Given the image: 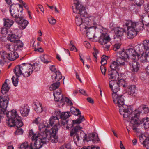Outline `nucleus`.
<instances>
[{"instance_id": "17", "label": "nucleus", "mask_w": 149, "mask_h": 149, "mask_svg": "<svg viewBox=\"0 0 149 149\" xmlns=\"http://www.w3.org/2000/svg\"><path fill=\"white\" fill-rule=\"evenodd\" d=\"M128 22L132 24V26L137 31L138 30H143L144 23L141 21L133 22L131 20H127Z\"/></svg>"}, {"instance_id": "51", "label": "nucleus", "mask_w": 149, "mask_h": 149, "mask_svg": "<svg viewBox=\"0 0 149 149\" xmlns=\"http://www.w3.org/2000/svg\"><path fill=\"white\" fill-rule=\"evenodd\" d=\"M144 0H134V3L139 7H141L143 4Z\"/></svg>"}, {"instance_id": "58", "label": "nucleus", "mask_w": 149, "mask_h": 149, "mask_svg": "<svg viewBox=\"0 0 149 149\" xmlns=\"http://www.w3.org/2000/svg\"><path fill=\"white\" fill-rule=\"evenodd\" d=\"M100 70L102 74H103L104 76H105L106 70V67L104 65L101 66H100Z\"/></svg>"}, {"instance_id": "48", "label": "nucleus", "mask_w": 149, "mask_h": 149, "mask_svg": "<svg viewBox=\"0 0 149 149\" xmlns=\"http://www.w3.org/2000/svg\"><path fill=\"white\" fill-rule=\"evenodd\" d=\"M29 147V146L28 143L26 142H24L20 145L19 149H27L28 148L30 149Z\"/></svg>"}, {"instance_id": "20", "label": "nucleus", "mask_w": 149, "mask_h": 149, "mask_svg": "<svg viewBox=\"0 0 149 149\" xmlns=\"http://www.w3.org/2000/svg\"><path fill=\"white\" fill-rule=\"evenodd\" d=\"M130 64L132 72L135 73L138 71L140 65L138 62L135 61H133L130 62Z\"/></svg>"}, {"instance_id": "19", "label": "nucleus", "mask_w": 149, "mask_h": 149, "mask_svg": "<svg viewBox=\"0 0 149 149\" xmlns=\"http://www.w3.org/2000/svg\"><path fill=\"white\" fill-rule=\"evenodd\" d=\"M110 40L108 34L102 33L100 36L99 42L101 44L104 45L107 44Z\"/></svg>"}, {"instance_id": "3", "label": "nucleus", "mask_w": 149, "mask_h": 149, "mask_svg": "<svg viewBox=\"0 0 149 149\" xmlns=\"http://www.w3.org/2000/svg\"><path fill=\"white\" fill-rule=\"evenodd\" d=\"M9 119L6 121V123L8 126L12 127L16 126L17 127H22L23 123L22 121L21 118L17 114V111L13 110L10 112H6V109L5 114Z\"/></svg>"}, {"instance_id": "32", "label": "nucleus", "mask_w": 149, "mask_h": 149, "mask_svg": "<svg viewBox=\"0 0 149 149\" xmlns=\"http://www.w3.org/2000/svg\"><path fill=\"white\" fill-rule=\"evenodd\" d=\"M136 88L134 85H130L128 86V93L132 96H134L136 94Z\"/></svg>"}, {"instance_id": "60", "label": "nucleus", "mask_w": 149, "mask_h": 149, "mask_svg": "<svg viewBox=\"0 0 149 149\" xmlns=\"http://www.w3.org/2000/svg\"><path fill=\"white\" fill-rule=\"evenodd\" d=\"M74 109H75V110L76 112H77V115H80L81 114V112L79 109L77 108H74V107L71 108V111L72 112V113L73 112V111H72V110H74Z\"/></svg>"}, {"instance_id": "38", "label": "nucleus", "mask_w": 149, "mask_h": 149, "mask_svg": "<svg viewBox=\"0 0 149 149\" xmlns=\"http://www.w3.org/2000/svg\"><path fill=\"white\" fill-rule=\"evenodd\" d=\"M116 62L117 63L118 65H124L125 64V62L126 61V60L124 58H123L120 56H118Z\"/></svg>"}, {"instance_id": "5", "label": "nucleus", "mask_w": 149, "mask_h": 149, "mask_svg": "<svg viewBox=\"0 0 149 149\" xmlns=\"http://www.w3.org/2000/svg\"><path fill=\"white\" fill-rule=\"evenodd\" d=\"M60 126L59 123L56 124L52 128V131L51 133L48 130L44 127V126L42 124H40L39 126V129L40 131H42L44 133H45L47 134V137L49 139V142L50 141L56 143L58 141L56 133Z\"/></svg>"}, {"instance_id": "53", "label": "nucleus", "mask_w": 149, "mask_h": 149, "mask_svg": "<svg viewBox=\"0 0 149 149\" xmlns=\"http://www.w3.org/2000/svg\"><path fill=\"white\" fill-rule=\"evenodd\" d=\"M81 134L79 133H75L74 135L72 136L74 137V141L75 142H77L79 141V136Z\"/></svg>"}, {"instance_id": "4", "label": "nucleus", "mask_w": 149, "mask_h": 149, "mask_svg": "<svg viewBox=\"0 0 149 149\" xmlns=\"http://www.w3.org/2000/svg\"><path fill=\"white\" fill-rule=\"evenodd\" d=\"M85 120L84 116L80 115L79 118L75 120H70V123H68L66 126L67 129L73 127L70 132V136H72L75 133L84 134V132L82 130V128L81 127L79 124Z\"/></svg>"}, {"instance_id": "44", "label": "nucleus", "mask_w": 149, "mask_h": 149, "mask_svg": "<svg viewBox=\"0 0 149 149\" xmlns=\"http://www.w3.org/2000/svg\"><path fill=\"white\" fill-rule=\"evenodd\" d=\"M143 10L145 13L149 15V2L145 3L143 5Z\"/></svg>"}, {"instance_id": "27", "label": "nucleus", "mask_w": 149, "mask_h": 149, "mask_svg": "<svg viewBox=\"0 0 149 149\" xmlns=\"http://www.w3.org/2000/svg\"><path fill=\"white\" fill-rule=\"evenodd\" d=\"M22 64L21 65H19L16 66L14 69V71L16 76L19 77L22 74L23 75V72L22 70Z\"/></svg>"}, {"instance_id": "23", "label": "nucleus", "mask_w": 149, "mask_h": 149, "mask_svg": "<svg viewBox=\"0 0 149 149\" xmlns=\"http://www.w3.org/2000/svg\"><path fill=\"white\" fill-rule=\"evenodd\" d=\"M35 106L34 109L36 112L38 113H41L43 111L45 112L47 110V108L43 107L40 103H38L35 104Z\"/></svg>"}, {"instance_id": "15", "label": "nucleus", "mask_w": 149, "mask_h": 149, "mask_svg": "<svg viewBox=\"0 0 149 149\" xmlns=\"http://www.w3.org/2000/svg\"><path fill=\"white\" fill-rule=\"evenodd\" d=\"M15 20L18 24L19 28L21 29H25L28 24V22L24 19L22 16H19L15 19Z\"/></svg>"}, {"instance_id": "13", "label": "nucleus", "mask_w": 149, "mask_h": 149, "mask_svg": "<svg viewBox=\"0 0 149 149\" xmlns=\"http://www.w3.org/2000/svg\"><path fill=\"white\" fill-rule=\"evenodd\" d=\"M22 70L23 72V76L27 77L30 76L33 71L32 65L28 63L22 64Z\"/></svg>"}, {"instance_id": "31", "label": "nucleus", "mask_w": 149, "mask_h": 149, "mask_svg": "<svg viewBox=\"0 0 149 149\" xmlns=\"http://www.w3.org/2000/svg\"><path fill=\"white\" fill-rule=\"evenodd\" d=\"M134 48L135 50L137 52H139V54L144 53L146 50L143 44L137 45Z\"/></svg>"}, {"instance_id": "35", "label": "nucleus", "mask_w": 149, "mask_h": 149, "mask_svg": "<svg viewBox=\"0 0 149 149\" xmlns=\"http://www.w3.org/2000/svg\"><path fill=\"white\" fill-rule=\"evenodd\" d=\"M14 43L15 44L14 47V50H17L18 49L22 48L23 46V44L22 42L18 39Z\"/></svg>"}, {"instance_id": "46", "label": "nucleus", "mask_w": 149, "mask_h": 149, "mask_svg": "<svg viewBox=\"0 0 149 149\" xmlns=\"http://www.w3.org/2000/svg\"><path fill=\"white\" fill-rule=\"evenodd\" d=\"M14 126L17 128L14 132L16 135H22L23 134L24 132L23 130L21 128H19L21 127H17L16 126Z\"/></svg>"}, {"instance_id": "33", "label": "nucleus", "mask_w": 149, "mask_h": 149, "mask_svg": "<svg viewBox=\"0 0 149 149\" xmlns=\"http://www.w3.org/2000/svg\"><path fill=\"white\" fill-rule=\"evenodd\" d=\"M5 80V82L3 84L1 90V92L3 94H4L8 92L10 88L8 87L6 81Z\"/></svg>"}, {"instance_id": "24", "label": "nucleus", "mask_w": 149, "mask_h": 149, "mask_svg": "<svg viewBox=\"0 0 149 149\" xmlns=\"http://www.w3.org/2000/svg\"><path fill=\"white\" fill-rule=\"evenodd\" d=\"M108 76L110 79L115 80L118 79L119 74L116 70H110L108 71Z\"/></svg>"}, {"instance_id": "11", "label": "nucleus", "mask_w": 149, "mask_h": 149, "mask_svg": "<svg viewBox=\"0 0 149 149\" xmlns=\"http://www.w3.org/2000/svg\"><path fill=\"white\" fill-rule=\"evenodd\" d=\"M18 5H19V7L21 8L20 12H22L23 10V7L20 4H13L10 6L9 11L11 15L13 17L15 18V19L19 16V10L18 9Z\"/></svg>"}, {"instance_id": "21", "label": "nucleus", "mask_w": 149, "mask_h": 149, "mask_svg": "<svg viewBox=\"0 0 149 149\" xmlns=\"http://www.w3.org/2000/svg\"><path fill=\"white\" fill-rule=\"evenodd\" d=\"M85 136L84 137L83 140L84 141H86L88 142L91 141H92L93 143H95L96 142H98L99 141V138L98 137V136L96 139L94 138L95 137V134L93 133H91L89 134L87 136H86V135L85 134Z\"/></svg>"}, {"instance_id": "64", "label": "nucleus", "mask_w": 149, "mask_h": 149, "mask_svg": "<svg viewBox=\"0 0 149 149\" xmlns=\"http://www.w3.org/2000/svg\"><path fill=\"white\" fill-rule=\"evenodd\" d=\"M86 149H100V148L99 147H95L93 146H88L86 147Z\"/></svg>"}, {"instance_id": "47", "label": "nucleus", "mask_w": 149, "mask_h": 149, "mask_svg": "<svg viewBox=\"0 0 149 149\" xmlns=\"http://www.w3.org/2000/svg\"><path fill=\"white\" fill-rule=\"evenodd\" d=\"M70 44H69V46L70 48V50L72 51H74L75 52H77V49L74 45L72 41H70Z\"/></svg>"}, {"instance_id": "30", "label": "nucleus", "mask_w": 149, "mask_h": 149, "mask_svg": "<svg viewBox=\"0 0 149 149\" xmlns=\"http://www.w3.org/2000/svg\"><path fill=\"white\" fill-rule=\"evenodd\" d=\"M126 49L125 50H121L117 52V56H120L125 59L127 60L129 59L127 53H126Z\"/></svg>"}, {"instance_id": "49", "label": "nucleus", "mask_w": 149, "mask_h": 149, "mask_svg": "<svg viewBox=\"0 0 149 149\" xmlns=\"http://www.w3.org/2000/svg\"><path fill=\"white\" fill-rule=\"evenodd\" d=\"M1 56L3 60L8 59V53L4 51H1L0 52Z\"/></svg>"}, {"instance_id": "54", "label": "nucleus", "mask_w": 149, "mask_h": 149, "mask_svg": "<svg viewBox=\"0 0 149 149\" xmlns=\"http://www.w3.org/2000/svg\"><path fill=\"white\" fill-rule=\"evenodd\" d=\"M7 29L6 28H0V33L3 35H6L8 33Z\"/></svg>"}, {"instance_id": "39", "label": "nucleus", "mask_w": 149, "mask_h": 149, "mask_svg": "<svg viewBox=\"0 0 149 149\" xmlns=\"http://www.w3.org/2000/svg\"><path fill=\"white\" fill-rule=\"evenodd\" d=\"M49 120L51 122V123L53 125L55 123H56L54 125L56 124L59 123L58 121V116L56 115V116H52L50 118Z\"/></svg>"}, {"instance_id": "6", "label": "nucleus", "mask_w": 149, "mask_h": 149, "mask_svg": "<svg viewBox=\"0 0 149 149\" xmlns=\"http://www.w3.org/2000/svg\"><path fill=\"white\" fill-rule=\"evenodd\" d=\"M72 10L74 13L78 14L76 17L75 23L79 26L84 22L86 18H88V13L85 8L82 5H77L75 8H72Z\"/></svg>"}, {"instance_id": "8", "label": "nucleus", "mask_w": 149, "mask_h": 149, "mask_svg": "<svg viewBox=\"0 0 149 149\" xmlns=\"http://www.w3.org/2000/svg\"><path fill=\"white\" fill-rule=\"evenodd\" d=\"M96 24L95 17L93 16H91L86 18L84 19V22L79 26L80 30L83 34H85L86 32L87 28L92 25Z\"/></svg>"}, {"instance_id": "16", "label": "nucleus", "mask_w": 149, "mask_h": 149, "mask_svg": "<svg viewBox=\"0 0 149 149\" xmlns=\"http://www.w3.org/2000/svg\"><path fill=\"white\" fill-rule=\"evenodd\" d=\"M109 84L110 88L113 92L112 96L114 94H118L117 92L119 90L120 88L117 81L115 80L111 81Z\"/></svg>"}, {"instance_id": "56", "label": "nucleus", "mask_w": 149, "mask_h": 149, "mask_svg": "<svg viewBox=\"0 0 149 149\" xmlns=\"http://www.w3.org/2000/svg\"><path fill=\"white\" fill-rule=\"evenodd\" d=\"M32 67L33 68V70H34L35 71L39 70L40 69L39 67L37 64H33V65H32Z\"/></svg>"}, {"instance_id": "62", "label": "nucleus", "mask_w": 149, "mask_h": 149, "mask_svg": "<svg viewBox=\"0 0 149 149\" xmlns=\"http://www.w3.org/2000/svg\"><path fill=\"white\" fill-rule=\"evenodd\" d=\"M121 45L119 43L115 44L114 46L113 49L115 51H116L120 48Z\"/></svg>"}, {"instance_id": "40", "label": "nucleus", "mask_w": 149, "mask_h": 149, "mask_svg": "<svg viewBox=\"0 0 149 149\" xmlns=\"http://www.w3.org/2000/svg\"><path fill=\"white\" fill-rule=\"evenodd\" d=\"M148 137H146L143 134H141L139 136V139L140 142L143 144V146L144 145L145 141H147V139Z\"/></svg>"}, {"instance_id": "63", "label": "nucleus", "mask_w": 149, "mask_h": 149, "mask_svg": "<svg viewBox=\"0 0 149 149\" xmlns=\"http://www.w3.org/2000/svg\"><path fill=\"white\" fill-rule=\"evenodd\" d=\"M49 69L52 72H56L57 71H56L55 66L54 65L50 66L49 67Z\"/></svg>"}, {"instance_id": "7", "label": "nucleus", "mask_w": 149, "mask_h": 149, "mask_svg": "<svg viewBox=\"0 0 149 149\" xmlns=\"http://www.w3.org/2000/svg\"><path fill=\"white\" fill-rule=\"evenodd\" d=\"M40 131L39 137L32 141L29 144L30 149H40L44 144L49 142V139L47 137V134Z\"/></svg>"}, {"instance_id": "10", "label": "nucleus", "mask_w": 149, "mask_h": 149, "mask_svg": "<svg viewBox=\"0 0 149 149\" xmlns=\"http://www.w3.org/2000/svg\"><path fill=\"white\" fill-rule=\"evenodd\" d=\"M125 24L127 27L126 32L127 38L133 39L137 34V31L132 26V24L128 22L127 21H126Z\"/></svg>"}, {"instance_id": "52", "label": "nucleus", "mask_w": 149, "mask_h": 149, "mask_svg": "<svg viewBox=\"0 0 149 149\" xmlns=\"http://www.w3.org/2000/svg\"><path fill=\"white\" fill-rule=\"evenodd\" d=\"M41 124H39V126ZM43 125V124H42ZM43 125L44 126V127L46 129V128L45 127H52L53 125L51 123V122L49 120V121H47L46 122V123H45V125Z\"/></svg>"}, {"instance_id": "1", "label": "nucleus", "mask_w": 149, "mask_h": 149, "mask_svg": "<svg viewBox=\"0 0 149 149\" xmlns=\"http://www.w3.org/2000/svg\"><path fill=\"white\" fill-rule=\"evenodd\" d=\"M141 112L138 110H136L131 113L128 118L126 119L133 125L132 129L135 132H139V130L135 125L143 124L145 129L149 127V118L146 117L141 120H139V115Z\"/></svg>"}, {"instance_id": "36", "label": "nucleus", "mask_w": 149, "mask_h": 149, "mask_svg": "<svg viewBox=\"0 0 149 149\" xmlns=\"http://www.w3.org/2000/svg\"><path fill=\"white\" fill-rule=\"evenodd\" d=\"M14 21L9 19H5L4 22V26L6 27H10L13 24Z\"/></svg>"}, {"instance_id": "45", "label": "nucleus", "mask_w": 149, "mask_h": 149, "mask_svg": "<svg viewBox=\"0 0 149 149\" xmlns=\"http://www.w3.org/2000/svg\"><path fill=\"white\" fill-rule=\"evenodd\" d=\"M143 44L146 50H149V39L144 40L143 41Z\"/></svg>"}, {"instance_id": "26", "label": "nucleus", "mask_w": 149, "mask_h": 149, "mask_svg": "<svg viewBox=\"0 0 149 149\" xmlns=\"http://www.w3.org/2000/svg\"><path fill=\"white\" fill-rule=\"evenodd\" d=\"M13 50L11 51L8 53V59L13 61L15 60L18 57V55L17 53Z\"/></svg>"}, {"instance_id": "22", "label": "nucleus", "mask_w": 149, "mask_h": 149, "mask_svg": "<svg viewBox=\"0 0 149 149\" xmlns=\"http://www.w3.org/2000/svg\"><path fill=\"white\" fill-rule=\"evenodd\" d=\"M95 27L93 25L90 26L87 30L86 33L87 37L89 39H92L94 37L95 32Z\"/></svg>"}, {"instance_id": "43", "label": "nucleus", "mask_w": 149, "mask_h": 149, "mask_svg": "<svg viewBox=\"0 0 149 149\" xmlns=\"http://www.w3.org/2000/svg\"><path fill=\"white\" fill-rule=\"evenodd\" d=\"M117 83L119 85V87L120 86L125 87L127 86V84L125 83L124 80L122 79L118 80Z\"/></svg>"}, {"instance_id": "2", "label": "nucleus", "mask_w": 149, "mask_h": 149, "mask_svg": "<svg viewBox=\"0 0 149 149\" xmlns=\"http://www.w3.org/2000/svg\"><path fill=\"white\" fill-rule=\"evenodd\" d=\"M115 104L119 108L120 114L126 119L132 112L127 106L124 104V99L123 95L118 94H114L112 96Z\"/></svg>"}, {"instance_id": "55", "label": "nucleus", "mask_w": 149, "mask_h": 149, "mask_svg": "<svg viewBox=\"0 0 149 149\" xmlns=\"http://www.w3.org/2000/svg\"><path fill=\"white\" fill-rule=\"evenodd\" d=\"M149 111V109L148 107H147L146 106H143L142 109L141 110V112H140L141 113L143 112L144 113H148Z\"/></svg>"}, {"instance_id": "42", "label": "nucleus", "mask_w": 149, "mask_h": 149, "mask_svg": "<svg viewBox=\"0 0 149 149\" xmlns=\"http://www.w3.org/2000/svg\"><path fill=\"white\" fill-rule=\"evenodd\" d=\"M119 66L116 61H113L110 65V70H115L117 71V70L118 69V67Z\"/></svg>"}, {"instance_id": "37", "label": "nucleus", "mask_w": 149, "mask_h": 149, "mask_svg": "<svg viewBox=\"0 0 149 149\" xmlns=\"http://www.w3.org/2000/svg\"><path fill=\"white\" fill-rule=\"evenodd\" d=\"M41 61L44 63L48 64L51 62L48 55H44L41 58Z\"/></svg>"}, {"instance_id": "34", "label": "nucleus", "mask_w": 149, "mask_h": 149, "mask_svg": "<svg viewBox=\"0 0 149 149\" xmlns=\"http://www.w3.org/2000/svg\"><path fill=\"white\" fill-rule=\"evenodd\" d=\"M39 131L38 133H34L32 130H30L29 134L31 136H32L31 139L32 141L39 137V136L40 134V131L39 129Z\"/></svg>"}, {"instance_id": "59", "label": "nucleus", "mask_w": 149, "mask_h": 149, "mask_svg": "<svg viewBox=\"0 0 149 149\" xmlns=\"http://www.w3.org/2000/svg\"><path fill=\"white\" fill-rule=\"evenodd\" d=\"M106 56L103 55L101 61V63L102 65H104L107 63V61L105 58Z\"/></svg>"}, {"instance_id": "25", "label": "nucleus", "mask_w": 149, "mask_h": 149, "mask_svg": "<svg viewBox=\"0 0 149 149\" xmlns=\"http://www.w3.org/2000/svg\"><path fill=\"white\" fill-rule=\"evenodd\" d=\"M125 31L124 29L120 27H117L115 29V33L116 37L119 38V40H120V38L123 35Z\"/></svg>"}, {"instance_id": "12", "label": "nucleus", "mask_w": 149, "mask_h": 149, "mask_svg": "<svg viewBox=\"0 0 149 149\" xmlns=\"http://www.w3.org/2000/svg\"><path fill=\"white\" fill-rule=\"evenodd\" d=\"M55 114L56 115L59 116L62 120H61V125H64L67 124L68 125V123H70V121H69L67 120V119L70 116V112H61L59 111H56Z\"/></svg>"}, {"instance_id": "29", "label": "nucleus", "mask_w": 149, "mask_h": 149, "mask_svg": "<svg viewBox=\"0 0 149 149\" xmlns=\"http://www.w3.org/2000/svg\"><path fill=\"white\" fill-rule=\"evenodd\" d=\"M21 114L23 116H26L29 113V109L27 106H24L21 107L19 109Z\"/></svg>"}, {"instance_id": "28", "label": "nucleus", "mask_w": 149, "mask_h": 149, "mask_svg": "<svg viewBox=\"0 0 149 149\" xmlns=\"http://www.w3.org/2000/svg\"><path fill=\"white\" fill-rule=\"evenodd\" d=\"M52 77L53 81L58 82L61 79L62 76L59 71H56L53 74Z\"/></svg>"}, {"instance_id": "14", "label": "nucleus", "mask_w": 149, "mask_h": 149, "mask_svg": "<svg viewBox=\"0 0 149 149\" xmlns=\"http://www.w3.org/2000/svg\"><path fill=\"white\" fill-rule=\"evenodd\" d=\"M127 53L129 58H130L133 60L137 61L139 59V55L138 52H137L135 49L129 48L126 49V52Z\"/></svg>"}, {"instance_id": "18", "label": "nucleus", "mask_w": 149, "mask_h": 149, "mask_svg": "<svg viewBox=\"0 0 149 149\" xmlns=\"http://www.w3.org/2000/svg\"><path fill=\"white\" fill-rule=\"evenodd\" d=\"M18 31V29H16L13 31H11V34H8V39L11 42L15 43L18 40V36L15 35Z\"/></svg>"}, {"instance_id": "57", "label": "nucleus", "mask_w": 149, "mask_h": 149, "mask_svg": "<svg viewBox=\"0 0 149 149\" xmlns=\"http://www.w3.org/2000/svg\"><path fill=\"white\" fill-rule=\"evenodd\" d=\"M48 20L49 23L52 25L54 24L56 22V19L52 17L49 19Z\"/></svg>"}, {"instance_id": "50", "label": "nucleus", "mask_w": 149, "mask_h": 149, "mask_svg": "<svg viewBox=\"0 0 149 149\" xmlns=\"http://www.w3.org/2000/svg\"><path fill=\"white\" fill-rule=\"evenodd\" d=\"M11 79L14 85L15 86H16L17 85L18 82V80L19 79L18 77H17V78H16L15 77L13 76L12 78Z\"/></svg>"}, {"instance_id": "61", "label": "nucleus", "mask_w": 149, "mask_h": 149, "mask_svg": "<svg viewBox=\"0 0 149 149\" xmlns=\"http://www.w3.org/2000/svg\"><path fill=\"white\" fill-rule=\"evenodd\" d=\"M146 141H145L143 146L145 147L147 149H149V137H148Z\"/></svg>"}, {"instance_id": "9", "label": "nucleus", "mask_w": 149, "mask_h": 149, "mask_svg": "<svg viewBox=\"0 0 149 149\" xmlns=\"http://www.w3.org/2000/svg\"><path fill=\"white\" fill-rule=\"evenodd\" d=\"M53 95L55 100L56 101H60L62 103L66 102L70 106L72 105V103L71 100L67 97H63V95L61 94V90L60 89H58L57 91H54Z\"/></svg>"}, {"instance_id": "41", "label": "nucleus", "mask_w": 149, "mask_h": 149, "mask_svg": "<svg viewBox=\"0 0 149 149\" xmlns=\"http://www.w3.org/2000/svg\"><path fill=\"white\" fill-rule=\"evenodd\" d=\"M60 85V83L59 82L56 81V82L53 83L51 85L50 87V90H56L58 88Z\"/></svg>"}]
</instances>
